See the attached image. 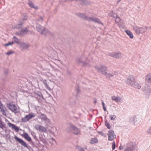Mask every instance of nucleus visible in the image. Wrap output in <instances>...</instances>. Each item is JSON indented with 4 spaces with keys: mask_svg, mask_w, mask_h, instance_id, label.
<instances>
[{
    "mask_svg": "<svg viewBox=\"0 0 151 151\" xmlns=\"http://www.w3.org/2000/svg\"><path fill=\"white\" fill-rule=\"evenodd\" d=\"M7 125L10 128L14 129L17 132H18L19 130L22 132V134L20 133L21 135L28 141H29L31 140V138L29 137V135L27 133H25L24 130L19 129L18 127H17L15 125L12 124L9 122L7 124Z\"/></svg>",
    "mask_w": 151,
    "mask_h": 151,
    "instance_id": "nucleus-1",
    "label": "nucleus"
},
{
    "mask_svg": "<svg viewBox=\"0 0 151 151\" xmlns=\"http://www.w3.org/2000/svg\"><path fill=\"white\" fill-rule=\"evenodd\" d=\"M95 68L98 72H101V73L104 75L106 77L108 78H110L116 75L117 73V72H115V73H108L106 72L107 68L105 66H96Z\"/></svg>",
    "mask_w": 151,
    "mask_h": 151,
    "instance_id": "nucleus-2",
    "label": "nucleus"
},
{
    "mask_svg": "<svg viewBox=\"0 0 151 151\" xmlns=\"http://www.w3.org/2000/svg\"><path fill=\"white\" fill-rule=\"evenodd\" d=\"M78 15L79 17L83 18L84 19L89 22H93L98 24L103 25V23L101 21L94 17H88L84 14L78 13Z\"/></svg>",
    "mask_w": 151,
    "mask_h": 151,
    "instance_id": "nucleus-3",
    "label": "nucleus"
},
{
    "mask_svg": "<svg viewBox=\"0 0 151 151\" xmlns=\"http://www.w3.org/2000/svg\"><path fill=\"white\" fill-rule=\"evenodd\" d=\"M124 151H137V145L134 143L130 142L125 145Z\"/></svg>",
    "mask_w": 151,
    "mask_h": 151,
    "instance_id": "nucleus-4",
    "label": "nucleus"
},
{
    "mask_svg": "<svg viewBox=\"0 0 151 151\" xmlns=\"http://www.w3.org/2000/svg\"><path fill=\"white\" fill-rule=\"evenodd\" d=\"M45 142L44 139H40L39 144L38 143V151H46V147L45 146Z\"/></svg>",
    "mask_w": 151,
    "mask_h": 151,
    "instance_id": "nucleus-5",
    "label": "nucleus"
},
{
    "mask_svg": "<svg viewBox=\"0 0 151 151\" xmlns=\"http://www.w3.org/2000/svg\"><path fill=\"white\" fill-rule=\"evenodd\" d=\"M38 118L41 119L42 121H44L46 125H48L50 124V120L47 118L46 115L44 114L38 113Z\"/></svg>",
    "mask_w": 151,
    "mask_h": 151,
    "instance_id": "nucleus-6",
    "label": "nucleus"
},
{
    "mask_svg": "<svg viewBox=\"0 0 151 151\" xmlns=\"http://www.w3.org/2000/svg\"><path fill=\"white\" fill-rule=\"evenodd\" d=\"M38 31L40 34L44 35H47L50 34V32L48 29L40 25L38 26Z\"/></svg>",
    "mask_w": 151,
    "mask_h": 151,
    "instance_id": "nucleus-7",
    "label": "nucleus"
},
{
    "mask_svg": "<svg viewBox=\"0 0 151 151\" xmlns=\"http://www.w3.org/2000/svg\"><path fill=\"white\" fill-rule=\"evenodd\" d=\"M130 121L135 124H139L141 121V119L139 116H135L130 118Z\"/></svg>",
    "mask_w": 151,
    "mask_h": 151,
    "instance_id": "nucleus-8",
    "label": "nucleus"
},
{
    "mask_svg": "<svg viewBox=\"0 0 151 151\" xmlns=\"http://www.w3.org/2000/svg\"><path fill=\"white\" fill-rule=\"evenodd\" d=\"M107 134L108 136V140H113L116 137V135L113 130H110L108 131Z\"/></svg>",
    "mask_w": 151,
    "mask_h": 151,
    "instance_id": "nucleus-9",
    "label": "nucleus"
},
{
    "mask_svg": "<svg viewBox=\"0 0 151 151\" xmlns=\"http://www.w3.org/2000/svg\"><path fill=\"white\" fill-rule=\"evenodd\" d=\"M7 108L12 112H17L18 111L17 107L14 104L9 103L7 104Z\"/></svg>",
    "mask_w": 151,
    "mask_h": 151,
    "instance_id": "nucleus-10",
    "label": "nucleus"
},
{
    "mask_svg": "<svg viewBox=\"0 0 151 151\" xmlns=\"http://www.w3.org/2000/svg\"><path fill=\"white\" fill-rule=\"evenodd\" d=\"M35 116V114L33 113L29 114L22 118V121L24 122H26Z\"/></svg>",
    "mask_w": 151,
    "mask_h": 151,
    "instance_id": "nucleus-11",
    "label": "nucleus"
},
{
    "mask_svg": "<svg viewBox=\"0 0 151 151\" xmlns=\"http://www.w3.org/2000/svg\"><path fill=\"white\" fill-rule=\"evenodd\" d=\"M135 81L134 77L132 76H130L127 78L126 83L127 84L132 86Z\"/></svg>",
    "mask_w": 151,
    "mask_h": 151,
    "instance_id": "nucleus-12",
    "label": "nucleus"
},
{
    "mask_svg": "<svg viewBox=\"0 0 151 151\" xmlns=\"http://www.w3.org/2000/svg\"><path fill=\"white\" fill-rule=\"evenodd\" d=\"M109 55L116 58H119L122 57V54L120 52L110 53Z\"/></svg>",
    "mask_w": 151,
    "mask_h": 151,
    "instance_id": "nucleus-13",
    "label": "nucleus"
},
{
    "mask_svg": "<svg viewBox=\"0 0 151 151\" xmlns=\"http://www.w3.org/2000/svg\"><path fill=\"white\" fill-rule=\"evenodd\" d=\"M0 111L5 116L6 115L7 110L6 107L0 102Z\"/></svg>",
    "mask_w": 151,
    "mask_h": 151,
    "instance_id": "nucleus-14",
    "label": "nucleus"
},
{
    "mask_svg": "<svg viewBox=\"0 0 151 151\" xmlns=\"http://www.w3.org/2000/svg\"><path fill=\"white\" fill-rule=\"evenodd\" d=\"M38 102H41L42 105L41 106L43 107L44 106V105L43 104V103H44L45 101V99H44L43 96L42 95V94L41 92H38Z\"/></svg>",
    "mask_w": 151,
    "mask_h": 151,
    "instance_id": "nucleus-15",
    "label": "nucleus"
},
{
    "mask_svg": "<svg viewBox=\"0 0 151 151\" xmlns=\"http://www.w3.org/2000/svg\"><path fill=\"white\" fill-rule=\"evenodd\" d=\"M70 127L73 130L74 134L77 135L80 134V130L78 128L73 125H71Z\"/></svg>",
    "mask_w": 151,
    "mask_h": 151,
    "instance_id": "nucleus-16",
    "label": "nucleus"
},
{
    "mask_svg": "<svg viewBox=\"0 0 151 151\" xmlns=\"http://www.w3.org/2000/svg\"><path fill=\"white\" fill-rule=\"evenodd\" d=\"M111 99L113 101L117 103L120 102L122 100L121 98L119 96H111Z\"/></svg>",
    "mask_w": 151,
    "mask_h": 151,
    "instance_id": "nucleus-17",
    "label": "nucleus"
},
{
    "mask_svg": "<svg viewBox=\"0 0 151 151\" xmlns=\"http://www.w3.org/2000/svg\"><path fill=\"white\" fill-rule=\"evenodd\" d=\"M14 139L16 141L19 142L23 146L25 147H27V146L26 143L22 139L18 137L17 136H15Z\"/></svg>",
    "mask_w": 151,
    "mask_h": 151,
    "instance_id": "nucleus-18",
    "label": "nucleus"
},
{
    "mask_svg": "<svg viewBox=\"0 0 151 151\" xmlns=\"http://www.w3.org/2000/svg\"><path fill=\"white\" fill-rule=\"evenodd\" d=\"M19 45L23 49H27L29 47V45L28 44L23 42H20Z\"/></svg>",
    "mask_w": 151,
    "mask_h": 151,
    "instance_id": "nucleus-19",
    "label": "nucleus"
},
{
    "mask_svg": "<svg viewBox=\"0 0 151 151\" xmlns=\"http://www.w3.org/2000/svg\"><path fill=\"white\" fill-rule=\"evenodd\" d=\"M56 131V129L55 127H51L50 129L48 131V132L50 134L54 135L55 132Z\"/></svg>",
    "mask_w": 151,
    "mask_h": 151,
    "instance_id": "nucleus-20",
    "label": "nucleus"
},
{
    "mask_svg": "<svg viewBox=\"0 0 151 151\" xmlns=\"http://www.w3.org/2000/svg\"><path fill=\"white\" fill-rule=\"evenodd\" d=\"M132 86L133 87L138 89H140L141 88V84L139 83L138 82H136L135 81Z\"/></svg>",
    "mask_w": 151,
    "mask_h": 151,
    "instance_id": "nucleus-21",
    "label": "nucleus"
},
{
    "mask_svg": "<svg viewBox=\"0 0 151 151\" xmlns=\"http://www.w3.org/2000/svg\"><path fill=\"white\" fill-rule=\"evenodd\" d=\"M43 82L47 90L50 91H51V89L50 88L49 86V83H48L46 80H43Z\"/></svg>",
    "mask_w": 151,
    "mask_h": 151,
    "instance_id": "nucleus-22",
    "label": "nucleus"
},
{
    "mask_svg": "<svg viewBox=\"0 0 151 151\" xmlns=\"http://www.w3.org/2000/svg\"><path fill=\"white\" fill-rule=\"evenodd\" d=\"M98 142V140L96 137H93L91 139L90 143L91 144L97 143Z\"/></svg>",
    "mask_w": 151,
    "mask_h": 151,
    "instance_id": "nucleus-23",
    "label": "nucleus"
},
{
    "mask_svg": "<svg viewBox=\"0 0 151 151\" xmlns=\"http://www.w3.org/2000/svg\"><path fill=\"white\" fill-rule=\"evenodd\" d=\"M38 130L42 132H45L47 131V129L45 127L40 125L38 126Z\"/></svg>",
    "mask_w": 151,
    "mask_h": 151,
    "instance_id": "nucleus-24",
    "label": "nucleus"
},
{
    "mask_svg": "<svg viewBox=\"0 0 151 151\" xmlns=\"http://www.w3.org/2000/svg\"><path fill=\"white\" fill-rule=\"evenodd\" d=\"M145 81L151 83V74H147L145 78Z\"/></svg>",
    "mask_w": 151,
    "mask_h": 151,
    "instance_id": "nucleus-25",
    "label": "nucleus"
},
{
    "mask_svg": "<svg viewBox=\"0 0 151 151\" xmlns=\"http://www.w3.org/2000/svg\"><path fill=\"white\" fill-rule=\"evenodd\" d=\"M133 29L137 34L139 35V34H140L139 30H140V29H139V27H138L136 26H133Z\"/></svg>",
    "mask_w": 151,
    "mask_h": 151,
    "instance_id": "nucleus-26",
    "label": "nucleus"
},
{
    "mask_svg": "<svg viewBox=\"0 0 151 151\" xmlns=\"http://www.w3.org/2000/svg\"><path fill=\"white\" fill-rule=\"evenodd\" d=\"M147 27H139L140 34L145 33L147 30Z\"/></svg>",
    "mask_w": 151,
    "mask_h": 151,
    "instance_id": "nucleus-27",
    "label": "nucleus"
},
{
    "mask_svg": "<svg viewBox=\"0 0 151 151\" xmlns=\"http://www.w3.org/2000/svg\"><path fill=\"white\" fill-rule=\"evenodd\" d=\"M125 32L129 37L130 38L132 39L133 38V35L132 33L129 30L125 31Z\"/></svg>",
    "mask_w": 151,
    "mask_h": 151,
    "instance_id": "nucleus-28",
    "label": "nucleus"
},
{
    "mask_svg": "<svg viewBox=\"0 0 151 151\" xmlns=\"http://www.w3.org/2000/svg\"><path fill=\"white\" fill-rule=\"evenodd\" d=\"M29 6L31 8H34L35 9H37V6H35L34 3L31 1H29L28 2Z\"/></svg>",
    "mask_w": 151,
    "mask_h": 151,
    "instance_id": "nucleus-29",
    "label": "nucleus"
},
{
    "mask_svg": "<svg viewBox=\"0 0 151 151\" xmlns=\"http://www.w3.org/2000/svg\"><path fill=\"white\" fill-rule=\"evenodd\" d=\"M29 31L26 28L22 30L20 32V34L22 35H24L27 34L28 32Z\"/></svg>",
    "mask_w": 151,
    "mask_h": 151,
    "instance_id": "nucleus-30",
    "label": "nucleus"
},
{
    "mask_svg": "<svg viewBox=\"0 0 151 151\" xmlns=\"http://www.w3.org/2000/svg\"><path fill=\"white\" fill-rule=\"evenodd\" d=\"M14 43V42L13 41H11V42H9L8 43H6L5 44H3V45L4 47L11 46L13 45Z\"/></svg>",
    "mask_w": 151,
    "mask_h": 151,
    "instance_id": "nucleus-31",
    "label": "nucleus"
},
{
    "mask_svg": "<svg viewBox=\"0 0 151 151\" xmlns=\"http://www.w3.org/2000/svg\"><path fill=\"white\" fill-rule=\"evenodd\" d=\"M109 117L110 118L111 120V121L115 120L116 119V116L115 115H109Z\"/></svg>",
    "mask_w": 151,
    "mask_h": 151,
    "instance_id": "nucleus-32",
    "label": "nucleus"
},
{
    "mask_svg": "<svg viewBox=\"0 0 151 151\" xmlns=\"http://www.w3.org/2000/svg\"><path fill=\"white\" fill-rule=\"evenodd\" d=\"M105 125L108 129H110L111 128V126L110 125L109 123L107 121L105 122Z\"/></svg>",
    "mask_w": 151,
    "mask_h": 151,
    "instance_id": "nucleus-33",
    "label": "nucleus"
},
{
    "mask_svg": "<svg viewBox=\"0 0 151 151\" xmlns=\"http://www.w3.org/2000/svg\"><path fill=\"white\" fill-rule=\"evenodd\" d=\"M13 39L14 40L15 42L19 44L20 43L19 40L15 36H14L13 38Z\"/></svg>",
    "mask_w": 151,
    "mask_h": 151,
    "instance_id": "nucleus-34",
    "label": "nucleus"
},
{
    "mask_svg": "<svg viewBox=\"0 0 151 151\" xmlns=\"http://www.w3.org/2000/svg\"><path fill=\"white\" fill-rule=\"evenodd\" d=\"M147 132L148 134L151 136V126L147 130Z\"/></svg>",
    "mask_w": 151,
    "mask_h": 151,
    "instance_id": "nucleus-35",
    "label": "nucleus"
},
{
    "mask_svg": "<svg viewBox=\"0 0 151 151\" xmlns=\"http://www.w3.org/2000/svg\"><path fill=\"white\" fill-rule=\"evenodd\" d=\"M116 23H119L121 21V19L119 17H116L115 20Z\"/></svg>",
    "mask_w": 151,
    "mask_h": 151,
    "instance_id": "nucleus-36",
    "label": "nucleus"
},
{
    "mask_svg": "<svg viewBox=\"0 0 151 151\" xmlns=\"http://www.w3.org/2000/svg\"><path fill=\"white\" fill-rule=\"evenodd\" d=\"M98 133L99 134L101 135V136L104 137H106V135L102 132L99 131L98 132Z\"/></svg>",
    "mask_w": 151,
    "mask_h": 151,
    "instance_id": "nucleus-37",
    "label": "nucleus"
},
{
    "mask_svg": "<svg viewBox=\"0 0 151 151\" xmlns=\"http://www.w3.org/2000/svg\"><path fill=\"white\" fill-rule=\"evenodd\" d=\"M112 150H114L115 148V143L114 141L112 144Z\"/></svg>",
    "mask_w": 151,
    "mask_h": 151,
    "instance_id": "nucleus-38",
    "label": "nucleus"
},
{
    "mask_svg": "<svg viewBox=\"0 0 151 151\" xmlns=\"http://www.w3.org/2000/svg\"><path fill=\"white\" fill-rule=\"evenodd\" d=\"M14 53V52L13 51L8 52L6 53L5 54L6 55H10Z\"/></svg>",
    "mask_w": 151,
    "mask_h": 151,
    "instance_id": "nucleus-39",
    "label": "nucleus"
},
{
    "mask_svg": "<svg viewBox=\"0 0 151 151\" xmlns=\"http://www.w3.org/2000/svg\"><path fill=\"white\" fill-rule=\"evenodd\" d=\"M4 127L2 121L0 120V128H3Z\"/></svg>",
    "mask_w": 151,
    "mask_h": 151,
    "instance_id": "nucleus-40",
    "label": "nucleus"
},
{
    "mask_svg": "<svg viewBox=\"0 0 151 151\" xmlns=\"http://www.w3.org/2000/svg\"><path fill=\"white\" fill-rule=\"evenodd\" d=\"M111 16L114 18L117 16V15L115 13L112 12V15H111Z\"/></svg>",
    "mask_w": 151,
    "mask_h": 151,
    "instance_id": "nucleus-41",
    "label": "nucleus"
},
{
    "mask_svg": "<svg viewBox=\"0 0 151 151\" xmlns=\"http://www.w3.org/2000/svg\"><path fill=\"white\" fill-rule=\"evenodd\" d=\"M78 151H85V150L83 148L80 147L78 148Z\"/></svg>",
    "mask_w": 151,
    "mask_h": 151,
    "instance_id": "nucleus-42",
    "label": "nucleus"
},
{
    "mask_svg": "<svg viewBox=\"0 0 151 151\" xmlns=\"http://www.w3.org/2000/svg\"><path fill=\"white\" fill-rule=\"evenodd\" d=\"M43 18L42 17H40L39 19H38V21H42L43 20Z\"/></svg>",
    "mask_w": 151,
    "mask_h": 151,
    "instance_id": "nucleus-43",
    "label": "nucleus"
},
{
    "mask_svg": "<svg viewBox=\"0 0 151 151\" xmlns=\"http://www.w3.org/2000/svg\"><path fill=\"white\" fill-rule=\"evenodd\" d=\"M102 104L103 106V107L105 106V104L104 102L103 101H102Z\"/></svg>",
    "mask_w": 151,
    "mask_h": 151,
    "instance_id": "nucleus-44",
    "label": "nucleus"
},
{
    "mask_svg": "<svg viewBox=\"0 0 151 151\" xmlns=\"http://www.w3.org/2000/svg\"><path fill=\"white\" fill-rule=\"evenodd\" d=\"M21 26L20 25H18L17 26L15 27V28L19 29L20 28Z\"/></svg>",
    "mask_w": 151,
    "mask_h": 151,
    "instance_id": "nucleus-45",
    "label": "nucleus"
},
{
    "mask_svg": "<svg viewBox=\"0 0 151 151\" xmlns=\"http://www.w3.org/2000/svg\"><path fill=\"white\" fill-rule=\"evenodd\" d=\"M124 148L123 146H120L119 147V148L120 150L123 149Z\"/></svg>",
    "mask_w": 151,
    "mask_h": 151,
    "instance_id": "nucleus-46",
    "label": "nucleus"
},
{
    "mask_svg": "<svg viewBox=\"0 0 151 151\" xmlns=\"http://www.w3.org/2000/svg\"><path fill=\"white\" fill-rule=\"evenodd\" d=\"M103 107V109L104 111H106V107L105 106H104V107Z\"/></svg>",
    "mask_w": 151,
    "mask_h": 151,
    "instance_id": "nucleus-47",
    "label": "nucleus"
},
{
    "mask_svg": "<svg viewBox=\"0 0 151 151\" xmlns=\"http://www.w3.org/2000/svg\"><path fill=\"white\" fill-rule=\"evenodd\" d=\"M148 91V92H149V94H151V91L150 90L148 91Z\"/></svg>",
    "mask_w": 151,
    "mask_h": 151,
    "instance_id": "nucleus-48",
    "label": "nucleus"
},
{
    "mask_svg": "<svg viewBox=\"0 0 151 151\" xmlns=\"http://www.w3.org/2000/svg\"><path fill=\"white\" fill-rule=\"evenodd\" d=\"M52 140H54V141H55V140L54 139H53V138H52Z\"/></svg>",
    "mask_w": 151,
    "mask_h": 151,
    "instance_id": "nucleus-49",
    "label": "nucleus"
},
{
    "mask_svg": "<svg viewBox=\"0 0 151 151\" xmlns=\"http://www.w3.org/2000/svg\"><path fill=\"white\" fill-rule=\"evenodd\" d=\"M121 0H119V1H117V3H119V2Z\"/></svg>",
    "mask_w": 151,
    "mask_h": 151,
    "instance_id": "nucleus-50",
    "label": "nucleus"
},
{
    "mask_svg": "<svg viewBox=\"0 0 151 151\" xmlns=\"http://www.w3.org/2000/svg\"><path fill=\"white\" fill-rule=\"evenodd\" d=\"M96 100H95V101H94V103H96Z\"/></svg>",
    "mask_w": 151,
    "mask_h": 151,
    "instance_id": "nucleus-51",
    "label": "nucleus"
},
{
    "mask_svg": "<svg viewBox=\"0 0 151 151\" xmlns=\"http://www.w3.org/2000/svg\"><path fill=\"white\" fill-rule=\"evenodd\" d=\"M78 62L79 63H81V62H80V61L79 60H78Z\"/></svg>",
    "mask_w": 151,
    "mask_h": 151,
    "instance_id": "nucleus-52",
    "label": "nucleus"
}]
</instances>
